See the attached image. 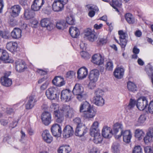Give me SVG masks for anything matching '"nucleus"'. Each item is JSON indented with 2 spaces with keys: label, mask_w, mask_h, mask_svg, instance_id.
<instances>
[{
  "label": "nucleus",
  "mask_w": 153,
  "mask_h": 153,
  "mask_svg": "<svg viewBox=\"0 0 153 153\" xmlns=\"http://www.w3.org/2000/svg\"><path fill=\"white\" fill-rule=\"evenodd\" d=\"M71 148L69 146L66 145L60 146L58 150V153H69Z\"/></svg>",
  "instance_id": "obj_43"
},
{
  "label": "nucleus",
  "mask_w": 153,
  "mask_h": 153,
  "mask_svg": "<svg viewBox=\"0 0 153 153\" xmlns=\"http://www.w3.org/2000/svg\"><path fill=\"white\" fill-rule=\"evenodd\" d=\"M21 10V7L19 5H14L12 6L10 9V15L13 17L18 16L19 15Z\"/></svg>",
  "instance_id": "obj_19"
},
{
  "label": "nucleus",
  "mask_w": 153,
  "mask_h": 153,
  "mask_svg": "<svg viewBox=\"0 0 153 153\" xmlns=\"http://www.w3.org/2000/svg\"><path fill=\"white\" fill-rule=\"evenodd\" d=\"M57 88L51 87L48 88L45 92V94L48 98L50 100H54L56 98Z\"/></svg>",
  "instance_id": "obj_4"
},
{
  "label": "nucleus",
  "mask_w": 153,
  "mask_h": 153,
  "mask_svg": "<svg viewBox=\"0 0 153 153\" xmlns=\"http://www.w3.org/2000/svg\"><path fill=\"white\" fill-rule=\"evenodd\" d=\"M87 131V129L84 126H82L78 127H76L75 134L76 136L82 137L85 134Z\"/></svg>",
  "instance_id": "obj_30"
},
{
  "label": "nucleus",
  "mask_w": 153,
  "mask_h": 153,
  "mask_svg": "<svg viewBox=\"0 0 153 153\" xmlns=\"http://www.w3.org/2000/svg\"><path fill=\"white\" fill-rule=\"evenodd\" d=\"M144 150L145 153H153L152 150L150 146H147L144 147Z\"/></svg>",
  "instance_id": "obj_59"
},
{
  "label": "nucleus",
  "mask_w": 153,
  "mask_h": 153,
  "mask_svg": "<svg viewBox=\"0 0 153 153\" xmlns=\"http://www.w3.org/2000/svg\"><path fill=\"white\" fill-rule=\"evenodd\" d=\"M132 153H143L141 146H135L133 149Z\"/></svg>",
  "instance_id": "obj_50"
},
{
  "label": "nucleus",
  "mask_w": 153,
  "mask_h": 153,
  "mask_svg": "<svg viewBox=\"0 0 153 153\" xmlns=\"http://www.w3.org/2000/svg\"><path fill=\"white\" fill-rule=\"evenodd\" d=\"M96 111L94 108L91 107L83 114L84 117L87 118L94 117L96 114Z\"/></svg>",
  "instance_id": "obj_25"
},
{
  "label": "nucleus",
  "mask_w": 153,
  "mask_h": 153,
  "mask_svg": "<svg viewBox=\"0 0 153 153\" xmlns=\"http://www.w3.org/2000/svg\"><path fill=\"white\" fill-rule=\"evenodd\" d=\"M22 30L19 28H15L11 33V35L13 38L18 39L20 38L21 36Z\"/></svg>",
  "instance_id": "obj_32"
},
{
  "label": "nucleus",
  "mask_w": 153,
  "mask_h": 153,
  "mask_svg": "<svg viewBox=\"0 0 153 153\" xmlns=\"http://www.w3.org/2000/svg\"><path fill=\"white\" fill-rule=\"evenodd\" d=\"M91 61L94 64L99 65H101L104 63V57L100 54H95L92 56Z\"/></svg>",
  "instance_id": "obj_10"
},
{
  "label": "nucleus",
  "mask_w": 153,
  "mask_h": 153,
  "mask_svg": "<svg viewBox=\"0 0 153 153\" xmlns=\"http://www.w3.org/2000/svg\"><path fill=\"white\" fill-rule=\"evenodd\" d=\"M127 86L128 90L130 91L134 92L137 91V86L134 83L132 82H127Z\"/></svg>",
  "instance_id": "obj_40"
},
{
  "label": "nucleus",
  "mask_w": 153,
  "mask_h": 153,
  "mask_svg": "<svg viewBox=\"0 0 153 153\" xmlns=\"http://www.w3.org/2000/svg\"><path fill=\"white\" fill-rule=\"evenodd\" d=\"M58 105H56L55 103H53L50 106V108L52 109L51 110V111H53V110H54V111L56 110L57 111H59V110H58Z\"/></svg>",
  "instance_id": "obj_61"
},
{
  "label": "nucleus",
  "mask_w": 153,
  "mask_h": 153,
  "mask_svg": "<svg viewBox=\"0 0 153 153\" xmlns=\"http://www.w3.org/2000/svg\"><path fill=\"white\" fill-rule=\"evenodd\" d=\"M87 7L88 9L91 10L88 13L89 16L91 17H92L94 16L95 13L94 10L97 11L98 10L97 7L94 5H88Z\"/></svg>",
  "instance_id": "obj_36"
},
{
  "label": "nucleus",
  "mask_w": 153,
  "mask_h": 153,
  "mask_svg": "<svg viewBox=\"0 0 153 153\" xmlns=\"http://www.w3.org/2000/svg\"><path fill=\"white\" fill-rule=\"evenodd\" d=\"M44 3V0H34L31 5V9L34 11H38L40 9Z\"/></svg>",
  "instance_id": "obj_14"
},
{
  "label": "nucleus",
  "mask_w": 153,
  "mask_h": 153,
  "mask_svg": "<svg viewBox=\"0 0 153 153\" xmlns=\"http://www.w3.org/2000/svg\"><path fill=\"white\" fill-rule=\"evenodd\" d=\"M137 102L134 100L131 99L130 100V103L128 104V108L131 109L133 108L136 105Z\"/></svg>",
  "instance_id": "obj_53"
},
{
  "label": "nucleus",
  "mask_w": 153,
  "mask_h": 153,
  "mask_svg": "<svg viewBox=\"0 0 153 153\" xmlns=\"http://www.w3.org/2000/svg\"><path fill=\"white\" fill-rule=\"evenodd\" d=\"M98 133L94 134V135H90L94 137L93 141L96 144L101 143L102 140V137L100 135V132H98Z\"/></svg>",
  "instance_id": "obj_42"
},
{
  "label": "nucleus",
  "mask_w": 153,
  "mask_h": 153,
  "mask_svg": "<svg viewBox=\"0 0 153 153\" xmlns=\"http://www.w3.org/2000/svg\"><path fill=\"white\" fill-rule=\"evenodd\" d=\"M118 34L120 36V43H119L122 48L126 47L127 43L128 35L127 33L124 32L122 30L118 31Z\"/></svg>",
  "instance_id": "obj_6"
},
{
  "label": "nucleus",
  "mask_w": 153,
  "mask_h": 153,
  "mask_svg": "<svg viewBox=\"0 0 153 153\" xmlns=\"http://www.w3.org/2000/svg\"><path fill=\"white\" fill-rule=\"evenodd\" d=\"M40 24L41 26L45 27L48 30L50 31L53 28L54 25L51 21L50 19L48 18H44L41 20Z\"/></svg>",
  "instance_id": "obj_7"
},
{
  "label": "nucleus",
  "mask_w": 153,
  "mask_h": 153,
  "mask_svg": "<svg viewBox=\"0 0 153 153\" xmlns=\"http://www.w3.org/2000/svg\"><path fill=\"white\" fill-rule=\"evenodd\" d=\"M37 100L35 95H31L28 98L27 102L26 104V108L27 109H32L34 106Z\"/></svg>",
  "instance_id": "obj_15"
},
{
  "label": "nucleus",
  "mask_w": 153,
  "mask_h": 153,
  "mask_svg": "<svg viewBox=\"0 0 153 153\" xmlns=\"http://www.w3.org/2000/svg\"><path fill=\"white\" fill-rule=\"evenodd\" d=\"M121 133L123 136V141L126 143H129L132 137V134L130 130H122Z\"/></svg>",
  "instance_id": "obj_17"
},
{
  "label": "nucleus",
  "mask_w": 153,
  "mask_h": 153,
  "mask_svg": "<svg viewBox=\"0 0 153 153\" xmlns=\"http://www.w3.org/2000/svg\"><path fill=\"white\" fill-rule=\"evenodd\" d=\"M88 74V70L86 68L82 67L80 68L77 72V78L82 79L86 78Z\"/></svg>",
  "instance_id": "obj_18"
},
{
  "label": "nucleus",
  "mask_w": 153,
  "mask_h": 153,
  "mask_svg": "<svg viewBox=\"0 0 153 153\" xmlns=\"http://www.w3.org/2000/svg\"><path fill=\"white\" fill-rule=\"evenodd\" d=\"M145 133L142 129L138 128L135 130V136L138 138L139 140L142 139Z\"/></svg>",
  "instance_id": "obj_44"
},
{
  "label": "nucleus",
  "mask_w": 153,
  "mask_h": 153,
  "mask_svg": "<svg viewBox=\"0 0 153 153\" xmlns=\"http://www.w3.org/2000/svg\"><path fill=\"white\" fill-rule=\"evenodd\" d=\"M51 115L49 112L45 111L42 114L41 119L42 123L45 125H48L51 123Z\"/></svg>",
  "instance_id": "obj_12"
},
{
  "label": "nucleus",
  "mask_w": 153,
  "mask_h": 153,
  "mask_svg": "<svg viewBox=\"0 0 153 153\" xmlns=\"http://www.w3.org/2000/svg\"><path fill=\"white\" fill-rule=\"evenodd\" d=\"M126 20L129 24H133L134 22V19L133 16L130 13L126 14L125 15Z\"/></svg>",
  "instance_id": "obj_47"
},
{
  "label": "nucleus",
  "mask_w": 153,
  "mask_h": 153,
  "mask_svg": "<svg viewBox=\"0 0 153 153\" xmlns=\"http://www.w3.org/2000/svg\"><path fill=\"white\" fill-rule=\"evenodd\" d=\"M72 92L74 95L76 96V98L79 101H82L87 97V94L84 92L83 87L79 83L75 84L72 90Z\"/></svg>",
  "instance_id": "obj_1"
},
{
  "label": "nucleus",
  "mask_w": 153,
  "mask_h": 153,
  "mask_svg": "<svg viewBox=\"0 0 153 153\" xmlns=\"http://www.w3.org/2000/svg\"><path fill=\"white\" fill-rule=\"evenodd\" d=\"M99 123L97 121H95L93 122L90 129V135H94V134L100 132L99 128Z\"/></svg>",
  "instance_id": "obj_24"
},
{
  "label": "nucleus",
  "mask_w": 153,
  "mask_h": 153,
  "mask_svg": "<svg viewBox=\"0 0 153 153\" xmlns=\"http://www.w3.org/2000/svg\"><path fill=\"white\" fill-rule=\"evenodd\" d=\"M19 121V119H17L14 120L12 123L10 124V127L12 128H13L16 126L18 122Z\"/></svg>",
  "instance_id": "obj_60"
},
{
  "label": "nucleus",
  "mask_w": 153,
  "mask_h": 153,
  "mask_svg": "<svg viewBox=\"0 0 153 153\" xmlns=\"http://www.w3.org/2000/svg\"><path fill=\"white\" fill-rule=\"evenodd\" d=\"M148 134V133L147 132L146 135L143 138L144 141L146 144L149 143L151 141L152 138L151 137V136Z\"/></svg>",
  "instance_id": "obj_51"
},
{
  "label": "nucleus",
  "mask_w": 153,
  "mask_h": 153,
  "mask_svg": "<svg viewBox=\"0 0 153 153\" xmlns=\"http://www.w3.org/2000/svg\"><path fill=\"white\" fill-rule=\"evenodd\" d=\"M63 114L61 111H57V110L54 111L55 117L57 123H60L63 121L64 119Z\"/></svg>",
  "instance_id": "obj_28"
},
{
  "label": "nucleus",
  "mask_w": 153,
  "mask_h": 153,
  "mask_svg": "<svg viewBox=\"0 0 153 153\" xmlns=\"http://www.w3.org/2000/svg\"><path fill=\"white\" fill-rule=\"evenodd\" d=\"M98 150L96 147H92V148L89 150V153H97Z\"/></svg>",
  "instance_id": "obj_64"
},
{
  "label": "nucleus",
  "mask_w": 153,
  "mask_h": 153,
  "mask_svg": "<svg viewBox=\"0 0 153 153\" xmlns=\"http://www.w3.org/2000/svg\"><path fill=\"white\" fill-rule=\"evenodd\" d=\"M71 92L69 89L63 90L61 92V99L63 101L68 102L71 100Z\"/></svg>",
  "instance_id": "obj_8"
},
{
  "label": "nucleus",
  "mask_w": 153,
  "mask_h": 153,
  "mask_svg": "<svg viewBox=\"0 0 153 153\" xmlns=\"http://www.w3.org/2000/svg\"><path fill=\"white\" fill-rule=\"evenodd\" d=\"M123 128L122 124L120 123H117L114 126L113 130L112 131V134H116L119 131V129H122Z\"/></svg>",
  "instance_id": "obj_45"
},
{
  "label": "nucleus",
  "mask_w": 153,
  "mask_h": 153,
  "mask_svg": "<svg viewBox=\"0 0 153 153\" xmlns=\"http://www.w3.org/2000/svg\"><path fill=\"white\" fill-rule=\"evenodd\" d=\"M34 15V12L30 9H26L25 10L24 16L26 19H29L33 18Z\"/></svg>",
  "instance_id": "obj_37"
},
{
  "label": "nucleus",
  "mask_w": 153,
  "mask_h": 153,
  "mask_svg": "<svg viewBox=\"0 0 153 153\" xmlns=\"http://www.w3.org/2000/svg\"><path fill=\"white\" fill-rule=\"evenodd\" d=\"M85 36L91 42H94L97 38L95 32L89 28H87L85 30Z\"/></svg>",
  "instance_id": "obj_11"
},
{
  "label": "nucleus",
  "mask_w": 153,
  "mask_h": 153,
  "mask_svg": "<svg viewBox=\"0 0 153 153\" xmlns=\"http://www.w3.org/2000/svg\"><path fill=\"white\" fill-rule=\"evenodd\" d=\"M148 101L145 97H142L139 98L137 100L136 106L140 110H144L147 107Z\"/></svg>",
  "instance_id": "obj_3"
},
{
  "label": "nucleus",
  "mask_w": 153,
  "mask_h": 153,
  "mask_svg": "<svg viewBox=\"0 0 153 153\" xmlns=\"http://www.w3.org/2000/svg\"><path fill=\"white\" fill-rule=\"evenodd\" d=\"M52 82L53 84L58 87H61L65 84L63 78L59 76L55 77Z\"/></svg>",
  "instance_id": "obj_27"
},
{
  "label": "nucleus",
  "mask_w": 153,
  "mask_h": 153,
  "mask_svg": "<svg viewBox=\"0 0 153 153\" xmlns=\"http://www.w3.org/2000/svg\"><path fill=\"white\" fill-rule=\"evenodd\" d=\"M1 82L2 85L6 87L10 86L12 83V80L5 77H2L1 78Z\"/></svg>",
  "instance_id": "obj_38"
},
{
  "label": "nucleus",
  "mask_w": 153,
  "mask_h": 153,
  "mask_svg": "<svg viewBox=\"0 0 153 153\" xmlns=\"http://www.w3.org/2000/svg\"><path fill=\"white\" fill-rule=\"evenodd\" d=\"M89 82L88 85V87L90 89H93L96 86V82L97 81L89 80Z\"/></svg>",
  "instance_id": "obj_55"
},
{
  "label": "nucleus",
  "mask_w": 153,
  "mask_h": 153,
  "mask_svg": "<svg viewBox=\"0 0 153 153\" xmlns=\"http://www.w3.org/2000/svg\"><path fill=\"white\" fill-rule=\"evenodd\" d=\"M9 56L7 51L4 50L0 49V59L4 61L7 62H12L13 60L9 61Z\"/></svg>",
  "instance_id": "obj_26"
},
{
  "label": "nucleus",
  "mask_w": 153,
  "mask_h": 153,
  "mask_svg": "<svg viewBox=\"0 0 153 153\" xmlns=\"http://www.w3.org/2000/svg\"><path fill=\"white\" fill-rule=\"evenodd\" d=\"M111 151L113 153H119L120 152V145L117 143L115 142L112 146Z\"/></svg>",
  "instance_id": "obj_46"
},
{
  "label": "nucleus",
  "mask_w": 153,
  "mask_h": 153,
  "mask_svg": "<svg viewBox=\"0 0 153 153\" xmlns=\"http://www.w3.org/2000/svg\"><path fill=\"white\" fill-rule=\"evenodd\" d=\"M17 48V44L16 42H8L7 44V49L12 53L16 51Z\"/></svg>",
  "instance_id": "obj_29"
},
{
  "label": "nucleus",
  "mask_w": 153,
  "mask_h": 153,
  "mask_svg": "<svg viewBox=\"0 0 153 153\" xmlns=\"http://www.w3.org/2000/svg\"><path fill=\"white\" fill-rule=\"evenodd\" d=\"M74 133L73 128L69 125L66 126L64 128L62 134L65 138H68L72 136Z\"/></svg>",
  "instance_id": "obj_16"
},
{
  "label": "nucleus",
  "mask_w": 153,
  "mask_h": 153,
  "mask_svg": "<svg viewBox=\"0 0 153 153\" xmlns=\"http://www.w3.org/2000/svg\"><path fill=\"white\" fill-rule=\"evenodd\" d=\"M103 94V91L100 89H97L95 91L93 101L96 105L102 106L104 104V100L102 97Z\"/></svg>",
  "instance_id": "obj_2"
},
{
  "label": "nucleus",
  "mask_w": 153,
  "mask_h": 153,
  "mask_svg": "<svg viewBox=\"0 0 153 153\" xmlns=\"http://www.w3.org/2000/svg\"><path fill=\"white\" fill-rule=\"evenodd\" d=\"M42 136L43 140L47 143H51L53 141V137L48 130L44 131L42 133Z\"/></svg>",
  "instance_id": "obj_20"
},
{
  "label": "nucleus",
  "mask_w": 153,
  "mask_h": 153,
  "mask_svg": "<svg viewBox=\"0 0 153 153\" xmlns=\"http://www.w3.org/2000/svg\"><path fill=\"white\" fill-rule=\"evenodd\" d=\"M73 122L76 125V127H80L82 126L81 119L79 117L75 118L73 120Z\"/></svg>",
  "instance_id": "obj_48"
},
{
  "label": "nucleus",
  "mask_w": 153,
  "mask_h": 153,
  "mask_svg": "<svg viewBox=\"0 0 153 153\" xmlns=\"http://www.w3.org/2000/svg\"><path fill=\"white\" fill-rule=\"evenodd\" d=\"M51 129L54 136L59 137L61 136L62 131L61 127L60 125L55 123L53 125Z\"/></svg>",
  "instance_id": "obj_9"
},
{
  "label": "nucleus",
  "mask_w": 153,
  "mask_h": 153,
  "mask_svg": "<svg viewBox=\"0 0 153 153\" xmlns=\"http://www.w3.org/2000/svg\"><path fill=\"white\" fill-rule=\"evenodd\" d=\"M112 130L111 128L107 126L103 127L102 130V135L105 138H110L112 135Z\"/></svg>",
  "instance_id": "obj_22"
},
{
  "label": "nucleus",
  "mask_w": 153,
  "mask_h": 153,
  "mask_svg": "<svg viewBox=\"0 0 153 153\" xmlns=\"http://www.w3.org/2000/svg\"><path fill=\"white\" fill-rule=\"evenodd\" d=\"M148 111L151 114H153V101L150 102L148 107Z\"/></svg>",
  "instance_id": "obj_57"
},
{
  "label": "nucleus",
  "mask_w": 153,
  "mask_h": 153,
  "mask_svg": "<svg viewBox=\"0 0 153 153\" xmlns=\"http://www.w3.org/2000/svg\"><path fill=\"white\" fill-rule=\"evenodd\" d=\"M37 72H38L41 75H45L46 74L47 72L46 71L43 70H42L38 69L37 70Z\"/></svg>",
  "instance_id": "obj_63"
},
{
  "label": "nucleus",
  "mask_w": 153,
  "mask_h": 153,
  "mask_svg": "<svg viewBox=\"0 0 153 153\" xmlns=\"http://www.w3.org/2000/svg\"><path fill=\"white\" fill-rule=\"evenodd\" d=\"M75 20L74 17L72 16H68L66 18V22L67 23V25L68 24L73 25L74 23Z\"/></svg>",
  "instance_id": "obj_49"
},
{
  "label": "nucleus",
  "mask_w": 153,
  "mask_h": 153,
  "mask_svg": "<svg viewBox=\"0 0 153 153\" xmlns=\"http://www.w3.org/2000/svg\"><path fill=\"white\" fill-rule=\"evenodd\" d=\"M110 4L115 9L116 11L117 12H119L118 7H120L122 5L121 0H112V2Z\"/></svg>",
  "instance_id": "obj_39"
},
{
  "label": "nucleus",
  "mask_w": 153,
  "mask_h": 153,
  "mask_svg": "<svg viewBox=\"0 0 153 153\" xmlns=\"http://www.w3.org/2000/svg\"><path fill=\"white\" fill-rule=\"evenodd\" d=\"M146 73L151 79V82L153 85V67L150 65H148L146 69Z\"/></svg>",
  "instance_id": "obj_35"
},
{
  "label": "nucleus",
  "mask_w": 153,
  "mask_h": 153,
  "mask_svg": "<svg viewBox=\"0 0 153 153\" xmlns=\"http://www.w3.org/2000/svg\"><path fill=\"white\" fill-rule=\"evenodd\" d=\"M56 26L58 29L60 30H63L68 27L67 23L64 20H61L58 22Z\"/></svg>",
  "instance_id": "obj_41"
},
{
  "label": "nucleus",
  "mask_w": 153,
  "mask_h": 153,
  "mask_svg": "<svg viewBox=\"0 0 153 153\" xmlns=\"http://www.w3.org/2000/svg\"><path fill=\"white\" fill-rule=\"evenodd\" d=\"M80 55L84 59H88L90 58L89 54L85 51H82L81 52Z\"/></svg>",
  "instance_id": "obj_54"
},
{
  "label": "nucleus",
  "mask_w": 153,
  "mask_h": 153,
  "mask_svg": "<svg viewBox=\"0 0 153 153\" xmlns=\"http://www.w3.org/2000/svg\"><path fill=\"white\" fill-rule=\"evenodd\" d=\"M100 75L99 71L97 69L91 70L88 76L89 80L97 81Z\"/></svg>",
  "instance_id": "obj_23"
},
{
  "label": "nucleus",
  "mask_w": 153,
  "mask_h": 153,
  "mask_svg": "<svg viewBox=\"0 0 153 153\" xmlns=\"http://www.w3.org/2000/svg\"><path fill=\"white\" fill-rule=\"evenodd\" d=\"M124 72V70L123 68L120 67L117 68L114 72V76L117 78L121 79L123 76Z\"/></svg>",
  "instance_id": "obj_31"
},
{
  "label": "nucleus",
  "mask_w": 153,
  "mask_h": 153,
  "mask_svg": "<svg viewBox=\"0 0 153 153\" xmlns=\"http://www.w3.org/2000/svg\"><path fill=\"white\" fill-rule=\"evenodd\" d=\"M106 69L110 71L113 70V64L112 62L109 61L105 65Z\"/></svg>",
  "instance_id": "obj_52"
},
{
  "label": "nucleus",
  "mask_w": 153,
  "mask_h": 153,
  "mask_svg": "<svg viewBox=\"0 0 153 153\" xmlns=\"http://www.w3.org/2000/svg\"><path fill=\"white\" fill-rule=\"evenodd\" d=\"M74 72L73 71H70L67 73L66 77L67 78L71 79L74 76Z\"/></svg>",
  "instance_id": "obj_62"
},
{
  "label": "nucleus",
  "mask_w": 153,
  "mask_h": 153,
  "mask_svg": "<svg viewBox=\"0 0 153 153\" xmlns=\"http://www.w3.org/2000/svg\"><path fill=\"white\" fill-rule=\"evenodd\" d=\"M49 84V81H46L45 83L42 84L40 86V88L42 90H44L47 87Z\"/></svg>",
  "instance_id": "obj_58"
},
{
  "label": "nucleus",
  "mask_w": 153,
  "mask_h": 153,
  "mask_svg": "<svg viewBox=\"0 0 153 153\" xmlns=\"http://www.w3.org/2000/svg\"><path fill=\"white\" fill-rule=\"evenodd\" d=\"M89 103L86 101L82 103L79 107V111L83 114L91 107Z\"/></svg>",
  "instance_id": "obj_34"
},
{
  "label": "nucleus",
  "mask_w": 153,
  "mask_h": 153,
  "mask_svg": "<svg viewBox=\"0 0 153 153\" xmlns=\"http://www.w3.org/2000/svg\"><path fill=\"white\" fill-rule=\"evenodd\" d=\"M61 111L66 118H71L74 115V111L69 106L63 105L61 108Z\"/></svg>",
  "instance_id": "obj_5"
},
{
  "label": "nucleus",
  "mask_w": 153,
  "mask_h": 153,
  "mask_svg": "<svg viewBox=\"0 0 153 153\" xmlns=\"http://www.w3.org/2000/svg\"><path fill=\"white\" fill-rule=\"evenodd\" d=\"M52 10L56 12L62 11L64 8V5L58 1H55L52 5Z\"/></svg>",
  "instance_id": "obj_21"
},
{
  "label": "nucleus",
  "mask_w": 153,
  "mask_h": 153,
  "mask_svg": "<svg viewBox=\"0 0 153 153\" xmlns=\"http://www.w3.org/2000/svg\"><path fill=\"white\" fill-rule=\"evenodd\" d=\"M146 120V117L145 115H142L140 116L139 117L138 122V123L140 124L144 123Z\"/></svg>",
  "instance_id": "obj_56"
},
{
  "label": "nucleus",
  "mask_w": 153,
  "mask_h": 153,
  "mask_svg": "<svg viewBox=\"0 0 153 153\" xmlns=\"http://www.w3.org/2000/svg\"><path fill=\"white\" fill-rule=\"evenodd\" d=\"M16 71L19 72L23 71L27 68L25 62L21 59H18L15 62Z\"/></svg>",
  "instance_id": "obj_13"
},
{
  "label": "nucleus",
  "mask_w": 153,
  "mask_h": 153,
  "mask_svg": "<svg viewBox=\"0 0 153 153\" xmlns=\"http://www.w3.org/2000/svg\"><path fill=\"white\" fill-rule=\"evenodd\" d=\"M69 32L71 36L74 38H76L80 34L79 30L76 27H71L69 29Z\"/></svg>",
  "instance_id": "obj_33"
}]
</instances>
